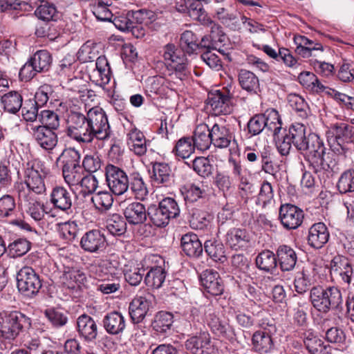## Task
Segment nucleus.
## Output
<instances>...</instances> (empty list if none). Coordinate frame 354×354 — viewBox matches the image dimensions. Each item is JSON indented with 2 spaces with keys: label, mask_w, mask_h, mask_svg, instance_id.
I'll use <instances>...</instances> for the list:
<instances>
[{
  "label": "nucleus",
  "mask_w": 354,
  "mask_h": 354,
  "mask_svg": "<svg viewBox=\"0 0 354 354\" xmlns=\"http://www.w3.org/2000/svg\"><path fill=\"white\" fill-rule=\"evenodd\" d=\"M66 124V135L78 143L88 144L94 138L104 140L111 132L105 111L97 106L90 109L86 115L71 110Z\"/></svg>",
  "instance_id": "f257e3e1"
},
{
  "label": "nucleus",
  "mask_w": 354,
  "mask_h": 354,
  "mask_svg": "<svg viewBox=\"0 0 354 354\" xmlns=\"http://www.w3.org/2000/svg\"><path fill=\"white\" fill-rule=\"evenodd\" d=\"M326 149L323 140L317 134L309 132L297 150L304 156L309 168L321 180H325L333 171V162L326 160Z\"/></svg>",
  "instance_id": "f03ea898"
},
{
  "label": "nucleus",
  "mask_w": 354,
  "mask_h": 354,
  "mask_svg": "<svg viewBox=\"0 0 354 354\" xmlns=\"http://www.w3.org/2000/svg\"><path fill=\"white\" fill-rule=\"evenodd\" d=\"M310 301L319 313L326 314L331 310H339L342 306L340 290L335 286H315L310 290Z\"/></svg>",
  "instance_id": "7ed1b4c3"
},
{
  "label": "nucleus",
  "mask_w": 354,
  "mask_h": 354,
  "mask_svg": "<svg viewBox=\"0 0 354 354\" xmlns=\"http://www.w3.org/2000/svg\"><path fill=\"white\" fill-rule=\"evenodd\" d=\"M31 326V320L22 313L14 310L0 313V339L14 340Z\"/></svg>",
  "instance_id": "20e7f679"
},
{
  "label": "nucleus",
  "mask_w": 354,
  "mask_h": 354,
  "mask_svg": "<svg viewBox=\"0 0 354 354\" xmlns=\"http://www.w3.org/2000/svg\"><path fill=\"white\" fill-rule=\"evenodd\" d=\"M163 57L167 67L174 71L177 78L183 80L188 76V59L185 50L168 44L164 48Z\"/></svg>",
  "instance_id": "39448f33"
},
{
  "label": "nucleus",
  "mask_w": 354,
  "mask_h": 354,
  "mask_svg": "<svg viewBox=\"0 0 354 354\" xmlns=\"http://www.w3.org/2000/svg\"><path fill=\"white\" fill-rule=\"evenodd\" d=\"M17 286L24 296L34 298L42 287V279L32 268L24 266L17 274Z\"/></svg>",
  "instance_id": "423d86ee"
},
{
  "label": "nucleus",
  "mask_w": 354,
  "mask_h": 354,
  "mask_svg": "<svg viewBox=\"0 0 354 354\" xmlns=\"http://www.w3.org/2000/svg\"><path fill=\"white\" fill-rule=\"evenodd\" d=\"M45 178V172L39 161L32 160L27 162L24 171V182L27 187L25 190L29 191L31 194L34 192L36 194L45 193L46 190Z\"/></svg>",
  "instance_id": "0eeeda50"
},
{
  "label": "nucleus",
  "mask_w": 354,
  "mask_h": 354,
  "mask_svg": "<svg viewBox=\"0 0 354 354\" xmlns=\"http://www.w3.org/2000/svg\"><path fill=\"white\" fill-rule=\"evenodd\" d=\"M330 129L337 142L330 146L337 154L346 155L348 151L347 144L354 142V126L346 122H337L330 125Z\"/></svg>",
  "instance_id": "6e6552de"
},
{
  "label": "nucleus",
  "mask_w": 354,
  "mask_h": 354,
  "mask_svg": "<svg viewBox=\"0 0 354 354\" xmlns=\"http://www.w3.org/2000/svg\"><path fill=\"white\" fill-rule=\"evenodd\" d=\"M19 205L35 221H40L44 216V205L29 191L25 190L23 183L16 187Z\"/></svg>",
  "instance_id": "1a4fd4ad"
},
{
  "label": "nucleus",
  "mask_w": 354,
  "mask_h": 354,
  "mask_svg": "<svg viewBox=\"0 0 354 354\" xmlns=\"http://www.w3.org/2000/svg\"><path fill=\"white\" fill-rule=\"evenodd\" d=\"M105 176L109 188L113 194L120 196L128 190L129 178L120 167L108 164L105 167Z\"/></svg>",
  "instance_id": "9d476101"
},
{
  "label": "nucleus",
  "mask_w": 354,
  "mask_h": 354,
  "mask_svg": "<svg viewBox=\"0 0 354 354\" xmlns=\"http://www.w3.org/2000/svg\"><path fill=\"white\" fill-rule=\"evenodd\" d=\"M26 129L36 142L46 151L53 149L57 144V135L53 129H48L45 126H37L34 123H28Z\"/></svg>",
  "instance_id": "9b49d317"
},
{
  "label": "nucleus",
  "mask_w": 354,
  "mask_h": 354,
  "mask_svg": "<svg viewBox=\"0 0 354 354\" xmlns=\"http://www.w3.org/2000/svg\"><path fill=\"white\" fill-rule=\"evenodd\" d=\"M304 214L301 209L290 203L281 205L279 219L283 227L287 230L297 229L303 223Z\"/></svg>",
  "instance_id": "f8f14e48"
},
{
  "label": "nucleus",
  "mask_w": 354,
  "mask_h": 354,
  "mask_svg": "<svg viewBox=\"0 0 354 354\" xmlns=\"http://www.w3.org/2000/svg\"><path fill=\"white\" fill-rule=\"evenodd\" d=\"M152 295L145 292L142 295L136 296L129 304V313L134 324L142 322L151 306Z\"/></svg>",
  "instance_id": "ddd939ff"
},
{
  "label": "nucleus",
  "mask_w": 354,
  "mask_h": 354,
  "mask_svg": "<svg viewBox=\"0 0 354 354\" xmlns=\"http://www.w3.org/2000/svg\"><path fill=\"white\" fill-rule=\"evenodd\" d=\"M185 347L193 354H215L216 351L209 334L206 332L189 337L185 342Z\"/></svg>",
  "instance_id": "4468645a"
},
{
  "label": "nucleus",
  "mask_w": 354,
  "mask_h": 354,
  "mask_svg": "<svg viewBox=\"0 0 354 354\" xmlns=\"http://www.w3.org/2000/svg\"><path fill=\"white\" fill-rule=\"evenodd\" d=\"M107 245L106 239L99 230H91L86 232L81 238L80 246L86 252L98 253L105 250Z\"/></svg>",
  "instance_id": "2eb2a0df"
},
{
  "label": "nucleus",
  "mask_w": 354,
  "mask_h": 354,
  "mask_svg": "<svg viewBox=\"0 0 354 354\" xmlns=\"http://www.w3.org/2000/svg\"><path fill=\"white\" fill-rule=\"evenodd\" d=\"M231 97L227 93L220 90H216L208 93L206 104L207 108H210L212 114L214 115H226L230 113Z\"/></svg>",
  "instance_id": "dca6fc26"
},
{
  "label": "nucleus",
  "mask_w": 354,
  "mask_h": 354,
  "mask_svg": "<svg viewBox=\"0 0 354 354\" xmlns=\"http://www.w3.org/2000/svg\"><path fill=\"white\" fill-rule=\"evenodd\" d=\"M152 182L157 186L170 187L174 183V175L169 164L155 162L152 163Z\"/></svg>",
  "instance_id": "f3484780"
},
{
  "label": "nucleus",
  "mask_w": 354,
  "mask_h": 354,
  "mask_svg": "<svg viewBox=\"0 0 354 354\" xmlns=\"http://www.w3.org/2000/svg\"><path fill=\"white\" fill-rule=\"evenodd\" d=\"M77 332L80 337L86 342L94 341L97 335V326L93 317L82 314L77 319Z\"/></svg>",
  "instance_id": "a211bd4d"
},
{
  "label": "nucleus",
  "mask_w": 354,
  "mask_h": 354,
  "mask_svg": "<svg viewBox=\"0 0 354 354\" xmlns=\"http://www.w3.org/2000/svg\"><path fill=\"white\" fill-rule=\"evenodd\" d=\"M277 263L283 272L294 270L297 261V255L293 248L287 245H281L276 251Z\"/></svg>",
  "instance_id": "6ab92c4d"
},
{
  "label": "nucleus",
  "mask_w": 354,
  "mask_h": 354,
  "mask_svg": "<svg viewBox=\"0 0 354 354\" xmlns=\"http://www.w3.org/2000/svg\"><path fill=\"white\" fill-rule=\"evenodd\" d=\"M330 234L324 223L313 224L308 230V243L315 249L322 248L328 241Z\"/></svg>",
  "instance_id": "aec40b11"
},
{
  "label": "nucleus",
  "mask_w": 354,
  "mask_h": 354,
  "mask_svg": "<svg viewBox=\"0 0 354 354\" xmlns=\"http://www.w3.org/2000/svg\"><path fill=\"white\" fill-rule=\"evenodd\" d=\"M180 247L184 254L193 259L200 257L203 251V246L198 236L194 233H187L180 239Z\"/></svg>",
  "instance_id": "412c9836"
},
{
  "label": "nucleus",
  "mask_w": 354,
  "mask_h": 354,
  "mask_svg": "<svg viewBox=\"0 0 354 354\" xmlns=\"http://www.w3.org/2000/svg\"><path fill=\"white\" fill-rule=\"evenodd\" d=\"M50 201L53 207L66 212L72 207V196L69 191L63 186H55L50 195Z\"/></svg>",
  "instance_id": "4be33fe9"
},
{
  "label": "nucleus",
  "mask_w": 354,
  "mask_h": 354,
  "mask_svg": "<svg viewBox=\"0 0 354 354\" xmlns=\"http://www.w3.org/2000/svg\"><path fill=\"white\" fill-rule=\"evenodd\" d=\"M102 326L108 334L117 335L123 333L126 326L125 319L121 313L112 311L104 315Z\"/></svg>",
  "instance_id": "5701e85b"
},
{
  "label": "nucleus",
  "mask_w": 354,
  "mask_h": 354,
  "mask_svg": "<svg viewBox=\"0 0 354 354\" xmlns=\"http://www.w3.org/2000/svg\"><path fill=\"white\" fill-rule=\"evenodd\" d=\"M111 71L109 63L104 55L96 58L95 69L90 75L91 79L99 85H106L111 80Z\"/></svg>",
  "instance_id": "b1692460"
},
{
  "label": "nucleus",
  "mask_w": 354,
  "mask_h": 354,
  "mask_svg": "<svg viewBox=\"0 0 354 354\" xmlns=\"http://www.w3.org/2000/svg\"><path fill=\"white\" fill-rule=\"evenodd\" d=\"M124 215L129 223L134 225L144 223L148 216L147 209L140 202L129 203L124 209Z\"/></svg>",
  "instance_id": "393cba45"
},
{
  "label": "nucleus",
  "mask_w": 354,
  "mask_h": 354,
  "mask_svg": "<svg viewBox=\"0 0 354 354\" xmlns=\"http://www.w3.org/2000/svg\"><path fill=\"white\" fill-rule=\"evenodd\" d=\"M35 15L40 20L49 23L58 21L62 17L56 6L46 0H41L40 5L35 10Z\"/></svg>",
  "instance_id": "a878e982"
},
{
  "label": "nucleus",
  "mask_w": 354,
  "mask_h": 354,
  "mask_svg": "<svg viewBox=\"0 0 354 354\" xmlns=\"http://www.w3.org/2000/svg\"><path fill=\"white\" fill-rule=\"evenodd\" d=\"M304 343L310 354H331L330 346L310 330L304 333Z\"/></svg>",
  "instance_id": "bb28decb"
},
{
  "label": "nucleus",
  "mask_w": 354,
  "mask_h": 354,
  "mask_svg": "<svg viewBox=\"0 0 354 354\" xmlns=\"http://www.w3.org/2000/svg\"><path fill=\"white\" fill-rule=\"evenodd\" d=\"M238 80L242 89L248 93L257 94L260 91L259 80L254 73L241 69L239 72Z\"/></svg>",
  "instance_id": "cd10ccee"
},
{
  "label": "nucleus",
  "mask_w": 354,
  "mask_h": 354,
  "mask_svg": "<svg viewBox=\"0 0 354 354\" xmlns=\"http://www.w3.org/2000/svg\"><path fill=\"white\" fill-rule=\"evenodd\" d=\"M212 144L217 148H225L229 146L232 140V134L229 129L225 126L214 124L210 129Z\"/></svg>",
  "instance_id": "c85d7f7f"
},
{
  "label": "nucleus",
  "mask_w": 354,
  "mask_h": 354,
  "mask_svg": "<svg viewBox=\"0 0 354 354\" xmlns=\"http://www.w3.org/2000/svg\"><path fill=\"white\" fill-rule=\"evenodd\" d=\"M191 138L193 140L196 148L201 151L208 149L212 144L210 129L205 124L198 125Z\"/></svg>",
  "instance_id": "c756f323"
},
{
  "label": "nucleus",
  "mask_w": 354,
  "mask_h": 354,
  "mask_svg": "<svg viewBox=\"0 0 354 354\" xmlns=\"http://www.w3.org/2000/svg\"><path fill=\"white\" fill-rule=\"evenodd\" d=\"M60 279L68 288H74L75 285L80 286L84 284L86 281V277L80 270L66 267L64 268L62 274L60 276Z\"/></svg>",
  "instance_id": "7c9ffc66"
},
{
  "label": "nucleus",
  "mask_w": 354,
  "mask_h": 354,
  "mask_svg": "<svg viewBox=\"0 0 354 354\" xmlns=\"http://www.w3.org/2000/svg\"><path fill=\"white\" fill-rule=\"evenodd\" d=\"M203 248L213 261L223 263L227 260L225 247L222 242L215 239L207 240Z\"/></svg>",
  "instance_id": "2f4dec72"
},
{
  "label": "nucleus",
  "mask_w": 354,
  "mask_h": 354,
  "mask_svg": "<svg viewBox=\"0 0 354 354\" xmlns=\"http://www.w3.org/2000/svg\"><path fill=\"white\" fill-rule=\"evenodd\" d=\"M272 335L260 331H256L252 338L253 348L260 353H268L273 348Z\"/></svg>",
  "instance_id": "473e14b6"
},
{
  "label": "nucleus",
  "mask_w": 354,
  "mask_h": 354,
  "mask_svg": "<svg viewBox=\"0 0 354 354\" xmlns=\"http://www.w3.org/2000/svg\"><path fill=\"white\" fill-rule=\"evenodd\" d=\"M264 117L266 129L270 131L274 139H279V134L281 130V121L277 110L268 109L262 114Z\"/></svg>",
  "instance_id": "72a5a7b5"
},
{
  "label": "nucleus",
  "mask_w": 354,
  "mask_h": 354,
  "mask_svg": "<svg viewBox=\"0 0 354 354\" xmlns=\"http://www.w3.org/2000/svg\"><path fill=\"white\" fill-rule=\"evenodd\" d=\"M167 272L161 266L151 267L145 277V284L151 288L158 289L165 281Z\"/></svg>",
  "instance_id": "f704fd0d"
},
{
  "label": "nucleus",
  "mask_w": 354,
  "mask_h": 354,
  "mask_svg": "<svg viewBox=\"0 0 354 354\" xmlns=\"http://www.w3.org/2000/svg\"><path fill=\"white\" fill-rule=\"evenodd\" d=\"M3 109L10 113H17L22 107L23 97L17 91H10L1 98Z\"/></svg>",
  "instance_id": "c9c22d12"
},
{
  "label": "nucleus",
  "mask_w": 354,
  "mask_h": 354,
  "mask_svg": "<svg viewBox=\"0 0 354 354\" xmlns=\"http://www.w3.org/2000/svg\"><path fill=\"white\" fill-rule=\"evenodd\" d=\"M127 142L131 151L138 156H142L147 151L146 140L144 134L137 129H132L128 134Z\"/></svg>",
  "instance_id": "e433bc0d"
},
{
  "label": "nucleus",
  "mask_w": 354,
  "mask_h": 354,
  "mask_svg": "<svg viewBox=\"0 0 354 354\" xmlns=\"http://www.w3.org/2000/svg\"><path fill=\"white\" fill-rule=\"evenodd\" d=\"M206 322L212 331L216 335L225 337H230V330L229 325L221 321L214 312L209 310L208 313L206 315Z\"/></svg>",
  "instance_id": "4c0bfd02"
},
{
  "label": "nucleus",
  "mask_w": 354,
  "mask_h": 354,
  "mask_svg": "<svg viewBox=\"0 0 354 354\" xmlns=\"http://www.w3.org/2000/svg\"><path fill=\"white\" fill-rule=\"evenodd\" d=\"M331 264L333 267L336 268V270L339 271L342 280L344 283L350 284L353 270L351 263L348 259L343 256L335 257L331 261Z\"/></svg>",
  "instance_id": "58836bf2"
},
{
  "label": "nucleus",
  "mask_w": 354,
  "mask_h": 354,
  "mask_svg": "<svg viewBox=\"0 0 354 354\" xmlns=\"http://www.w3.org/2000/svg\"><path fill=\"white\" fill-rule=\"evenodd\" d=\"M248 241L247 232L243 229L233 228L226 234V243L232 249L238 250L245 247Z\"/></svg>",
  "instance_id": "ea45409f"
},
{
  "label": "nucleus",
  "mask_w": 354,
  "mask_h": 354,
  "mask_svg": "<svg viewBox=\"0 0 354 354\" xmlns=\"http://www.w3.org/2000/svg\"><path fill=\"white\" fill-rule=\"evenodd\" d=\"M255 263L260 270L271 272L277 266V255L270 250H263L257 256Z\"/></svg>",
  "instance_id": "a19ab883"
},
{
  "label": "nucleus",
  "mask_w": 354,
  "mask_h": 354,
  "mask_svg": "<svg viewBox=\"0 0 354 354\" xmlns=\"http://www.w3.org/2000/svg\"><path fill=\"white\" fill-rule=\"evenodd\" d=\"M173 322L174 316L171 313L160 311L154 316L151 327L158 333H165L170 330Z\"/></svg>",
  "instance_id": "79ce46f5"
},
{
  "label": "nucleus",
  "mask_w": 354,
  "mask_h": 354,
  "mask_svg": "<svg viewBox=\"0 0 354 354\" xmlns=\"http://www.w3.org/2000/svg\"><path fill=\"white\" fill-rule=\"evenodd\" d=\"M284 132L288 136V138H290L297 150H298L304 141L306 140V137L308 133L306 131V127L300 123L292 124L288 130L284 129Z\"/></svg>",
  "instance_id": "37998d69"
},
{
  "label": "nucleus",
  "mask_w": 354,
  "mask_h": 354,
  "mask_svg": "<svg viewBox=\"0 0 354 354\" xmlns=\"http://www.w3.org/2000/svg\"><path fill=\"white\" fill-rule=\"evenodd\" d=\"M91 201L99 211H107L113 205V196L111 192L100 191L93 195Z\"/></svg>",
  "instance_id": "c03bdc74"
},
{
  "label": "nucleus",
  "mask_w": 354,
  "mask_h": 354,
  "mask_svg": "<svg viewBox=\"0 0 354 354\" xmlns=\"http://www.w3.org/2000/svg\"><path fill=\"white\" fill-rule=\"evenodd\" d=\"M147 214L151 222L158 227H166L171 220L159 205H150Z\"/></svg>",
  "instance_id": "a18cd8bd"
},
{
  "label": "nucleus",
  "mask_w": 354,
  "mask_h": 354,
  "mask_svg": "<svg viewBox=\"0 0 354 354\" xmlns=\"http://www.w3.org/2000/svg\"><path fill=\"white\" fill-rule=\"evenodd\" d=\"M30 60L39 73L48 71L52 64V57L46 50L35 53Z\"/></svg>",
  "instance_id": "49530a36"
},
{
  "label": "nucleus",
  "mask_w": 354,
  "mask_h": 354,
  "mask_svg": "<svg viewBox=\"0 0 354 354\" xmlns=\"http://www.w3.org/2000/svg\"><path fill=\"white\" fill-rule=\"evenodd\" d=\"M198 38L194 32L185 30L181 34L180 46L186 53L191 55L198 49Z\"/></svg>",
  "instance_id": "de8ad7c7"
},
{
  "label": "nucleus",
  "mask_w": 354,
  "mask_h": 354,
  "mask_svg": "<svg viewBox=\"0 0 354 354\" xmlns=\"http://www.w3.org/2000/svg\"><path fill=\"white\" fill-rule=\"evenodd\" d=\"M337 188L340 194L354 192V169H348L340 175Z\"/></svg>",
  "instance_id": "09e8293b"
},
{
  "label": "nucleus",
  "mask_w": 354,
  "mask_h": 354,
  "mask_svg": "<svg viewBox=\"0 0 354 354\" xmlns=\"http://www.w3.org/2000/svg\"><path fill=\"white\" fill-rule=\"evenodd\" d=\"M299 83L306 88L313 91H323L324 86L320 83L317 76L308 71H304L299 73L298 76Z\"/></svg>",
  "instance_id": "8fccbe9b"
},
{
  "label": "nucleus",
  "mask_w": 354,
  "mask_h": 354,
  "mask_svg": "<svg viewBox=\"0 0 354 354\" xmlns=\"http://www.w3.org/2000/svg\"><path fill=\"white\" fill-rule=\"evenodd\" d=\"M106 229L113 236H120L127 230V223L118 214H114L106 221Z\"/></svg>",
  "instance_id": "3c124183"
},
{
  "label": "nucleus",
  "mask_w": 354,
  "mask_h": 354,
  "mask_svg": "<svg viewBox=\"0 0 354 354\" xmlns=\"http://www.w3.org/2000/svg\"><path fill=\"white\" fill-rule=\"evenodd\" d=\"M62 175L66 183L70 187L78 185L80 179L83 176L82 167L80 166H70L62 167Z\"/></svg>",
  "instance_id": "603ef678"
},
{
  "label": "nucleus",
  "mask_w": 354,
  "mask_h": 354,
  "mask_svg": "<svg viewBox=\"0 0 354 354\" xmlns=\"http://www.w3.org/2000/svg\"><path fill=\"white\" fill-rule=\"evenodd\" d=\"M196 147L191 137H183L176 144L173 152L183 159L189 158L194 153Z\"/></svg>",
  "instance_id": "864d4df0"
},
{
  "label": "nucleus",
  "mask_w": 354,
  "mask_h": 354,
  "mask_svg": "<svg viewBox=\"0 0 354 354\" xmlns=\"http://www.w3.org/2000/svg\"><path fill=\"white\" fill-rule=\"evenodd\" d=\"M256 203L263 207L274 203L273 188L268 181L262 183Z\"/></svg>",
  "instance_id": "5fc2aeb1"
},
{
  "label": "nucleus",
  "mask_w": 354,
  "mask_h": 354,
  "mask_svg": "<svg viewBox=\"0 0 354 354\" xmlns=\"http://www.w3.org/2000/svg\"><path fill=\"white\" fill-rule=\"evenodd\" d=\"M129 187L138 199H144L148 194L147 185L139 173L131 175Z\"/></svg>",
  "instance_id": "6e6d98bb"
},
{
  "label": "nucleus",
  "mask_w": 354,
  "mask_h": 354,
  "mask_svg": "<svg viewBox=\"0 0 354 354\" xmlns=\"http://www.w3.org/2000/svg\"><path fill=\"white\" fill-rule=\"evenodd\" d=\"M313 283V279L308 270L303 269L301 272H297L294 280L295 291L299 294H304Z\"/></svg>",
  "instance_id": "4d7b16f0"
},
{
  "label": "nucleus",
  "mask_w": 354,
  "mask_h": 354,
  "mask_svg": "<svg viewBox=\"0 0 354 354\" xmlns=\"http://www.w3.org/2000/svg\"><path fill=\"white\" fill-rule=\"evenodd\" d=\"M39 121L41 124H37V126H45L53 130L57 129L59 127V117L57 113L51 110L41 111Z\"/></svg>",
  "instance_id": "13d9d810"
},
{
  "label": "nucleus",
  "mask_w": 354,
  "mask_h": 354,
  "mask_svg": "<svg viewBox=\"0 0 354 354\" xmlns=\"http://www.w3.org/2000/svg\"><path fill=\"white\" fill-rule=\"evenodd\" d=\"M212 219V215L207 212L196 209L192 212L189 222L194 228L204 230L210 225Z\"/></svg>",
  "instance_id": "bf43d9fd"
},
{
  "label": "nucleus",
  "mask_w": 354,
  "mask_h": 354,
  "mask_svg": "<svg viewBox=\"0 0 354 354\" xmlns=\"http://www.w3.org/2000/svg\"><path fill=\"white\" fill-rule=\"evenodd\" d=\"M81 187L80 192L84 196L94 194L98 187V180L95 176L88 174L82 176L78 185Z\"/></svg>",
  "instance_id": "052dcab7"
},
{
  "label": "nucleus",
  "mask_w": 354,
  "mask_h": 354,
  "mask_svg": "<svg viewBox=\"0 0 354 354\" xmlns=\"http://www.w3.org/2000/svg\"><path fill=\"white\" fill-rule=\"evenodd\" d=\"M158 205L165 212L170 219L176 218L179 216L180 209L177 201L171 197H166L161 200Z\"/></svg>",
  "instance_id": "680f3d73"
},
{
  "label": "nucleus",
  "mask_w": 354,
  "mask_h": 354,
  "mask_svg": "<svg viewBox=\"0 0 354 354\" xmlns=\"http://www.w3.org/2000/svg\"><path fill=\"white\" fill-rule=\"evenodd\" d=\"M60 236L67 241H73L77 236L79 227L75 221H67L58 225Z\"/></svg>",
  "instance_id": "e2e57ef3"
},
{
  "label": "nucleus",
  "mask_w": 354,
  "mask_h": 354,
  "mask_svg": "<svg viewBox=\"0 0 354 354\" xmlns=\"http://www.w3.org/2000/svg\"><path fill=\"white\" fill-rule=\"evenodd\" d=\"M193 169L201 176L205 178L212 173V165L205 157H196L192 162Z\"/></svg>",
  "instance_id": "0e129e2a"
},
{
  "label": "nucleus",
  "mask_w": 354,
  "mask_h": 354,
  "mask_svg": "<svg viewBox=\"0 0 354 354\" xmlns=\"http://www.w3.org/2000/svg\"><path fill=\"white\" fill-rule=\"evenodd\" d=\"M288 99L290 106L298 113L300 117L304 118L307 117L308 106L301 96L293 93L290 94Z\"/></svg>",
  "instance_id": "69168bd1"
},
{
  "label": "nucleus",
  "mask_w": 354,
  "mask_h": 354,
  "mask_svg": "<svg viewBox=\"0 0 354 354\" xmlns=\"http://www.w3.org/2000/svg\"><path fill=\"white\" fill-rule=\"evenodd\" d=\"M59 158H62V167L80 166L81 154L75 148H68L63 151Z\"/></svg>",
  "instance_id": "338daca9"
},
{
  "label": "nucleus",
  "mask_w": 354,
  "mask_h": 354,
  "mask_svg": "<svg viewBox=\"0 0 354 354\" xmlns=\"http://www.w3.org/2000/svg\"><path fill=\"white\" fill-rule=\"evenodd\" d=\"M145 270L143 267H133L124 271L126 281L132 286H138L143 279Z\"/></svg>",
  "instance_id": "774afa93"
}]
</instances>
